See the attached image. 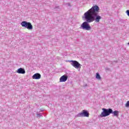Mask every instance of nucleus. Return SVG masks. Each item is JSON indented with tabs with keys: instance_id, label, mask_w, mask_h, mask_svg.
I'll list each match as a JSON object with an SVG mask.
<instances>
[{
	"instance_id": "0eeeda50",
	"label": "nucleus",
	"mask_w": 129,
	"mask_h": 129,
	"mask_svg": "<svg viewBox=\"0 0 129 129\" xmlns=\"http://www.w3.org/2000/svg\"><path fill=\"white\" fill-rule=\"evenodd\" d=\"M16 72L19 74H25V73H26V71H25V69L23 68H20L17 70Z\"/></svg>"
},
{
	"instance_id": "9b49d317",
	"label": "nucleus",
	"mask_w": 129,
	"mask_h": 129,
	"mask_svg": "<svg viewBox=\"0 0 129 129\" xmlns=\"http://www.w3.org/2000/svg\"><path fill=\"white\" fill-rule=\"evenodd\" d=\"M125 107H129V101H127L126 103L125 104Z\"/></svg>"
},
{
	"instance_id": "f03ea898",
	"label": "nucleus",
	"mask_w": 129,
	"mask_h": 129,
	"mask_svg": "<svg viewBox=\"0 0 129 129\" xmlns=\"http://www.w3.org/2000/svg\"><path fill=\"white\" fill-rule=\"evenodd\" d=\"M102 112L100 114V116L101 117H105V116H108L109 114L112 113V109L109 108V109H102Z\"/></svg>"
},
{
	"instance_id": "7ed1b4c3",
	"label": "nucleus",
	"mask_w": 129,
	"mask_h": 129,
	"mask_svg": "<svg viewBox=\"0 0 129 129\" xmlns=\"http://www.w3.org/2000/svg\"><path fill=\"white\" fill-rule=\"evenodd\" d=\"M21 25L22 27H24V28H26L28 30H33V25L30 22H28L27 21H23L21 23Z\"/></svg>"
},
{
	"instance_id": "20e7f679",
	"label": "nucleus",
	"mask_w": 129,
	"mask_h": 129,
	"mask_svg": "<svg viewBox=\"0 0 129 129\" xmlns=\"http://www.w3.org/2000/svg\"><path fill=\"white\" fill-rule=\"evenodd\" d=\"M71 63V65L74 67L76 69H80L81 68V64L76 60H68Z\"/></svg>"
},
{
	"instance_id": "39448f33",
	"label": "nucleus",
	"mask_w": 129,
	"mask_h": 129,
	"mask_svg": "<svg viewBox=\"0 0 129 129\" xmlns=\"http://www.w3.org/2000/svg\"><path fill=\"white\" fill-rule=\"evenodd\" d=\"M78 117H89V113L88 111L86 110H83L82 112L79 113L77 115Z\"/></svg>"
},
{
	"instance_id": "9d476101",
	"label": "nucleus",
	"mask_w": 129,
	"mask_h": 129,
	"mask_svg": "<svg viewBox=\"0 0 129 129\" xmlns=\"http://www.w3.org/2000/svg\"><path fill=\"white\" fill-rule=\"evenodd\" d=\"M96 78L97 79H99V80L101 79V77H100V75H99V73H96Z\"/></svg>"
},
{
	"instance_id": "1a4fd4ad",
	"label": "nucleus",
	"mask_w": 129,
	"mask_h": 129,
	"mask_svg": "<svg viewBox=\"0 0 129 129\" xmlns=\"http://www.w3.org/2000/svg\"><path fill=\"white\" fill-rule=\"evenodd\" d=\"M113 114L114 116H116L117 117H118V114L119 113V112L117 110L113 111L112 110V113H111Z\"/></svg>"
},
{
	"instance_id": "ddd939ff",
	"label": "nucleus",
	"mask_w": 129,
	"mask_h": 129,
	"mask_svg": "<svg viewBox=\"0 0 129 129\" xmlns=\"http://www.w3.org/2000/svg\"><path fill=\"white\" fill-rule=\"evenodd\" d=\"M68 5L69 6H70V3H68Z\"/></svg>"
},
{
	"instance_id": "f8f14e48",
	"label": "nucleus",
	"mask_w": 129,
	"mask_h": 129,
	"mask_svg": "<svg viewBox=\"0 0 129 129\" xmlns=\"http://www.w3.org/2000/svg\"><path fill=\"white\" fill-rule=\"evenodd\" d=\"M37 117H41V116H43L42 115V114H41V113H37Z\"/></svg>"
},
{
	"instance_id": "f257e3e1",
	"label": "nucleus",
	"mask_w": 129,
	"mask_h": 129,
	"mask_svg": "<svg viewBox=\"0 0 129 129\" xmlns=\"http://www.w3.org/2000/svg\"><path fill=\"white\" fill-rule=\"evenodd\" d=\"M99 7L97 5L93 6L90 9L84 13V17L85 21L84 22L80 27V29L86 30V31H90L91 26L89 25V23H92L95 21L96 23H99V21L101 20V16L98 15Z\"/></svg>"
},
{
	"instance_id": "4468645a",
	"label": "nucleus",
	"mask_w": 129,
	"mask_h": 129,
	"mask_svg": "<svg viewBox=\"0 0 129 129\" xmlns=\"http://www.w3.org/2000/svg\"><path fill=\"white\" fill-rule=\"evenodd\" d=\"M40 111L43 112V111H44V110H41Z\"/></svg>"
},
{
	"instance_id": "423d86ee",
	"label": "nucleus",
	"mask_w": 129,
	"mask_h": 129,
	"mask_svg": "<svg viewBox=\"0 0 129 129\" xmlns=\"http://www.w3.org/2000/svg\"><path fill=\"white\" fill-rule=\"evenodd\" d=\"M67 79H68V76L66 75H63L60 78L59 82H66Z\"/></svg>"
},
{
	"instance_id": "6e6552de",
	"label": "nucleus",
	"mask_w": 129,
	"mask_h": 129,
	"mask_svg": "<svg viewBox=\"0 0 129 129\" xmlns=\"http://www.w3.org/2000/svg\"><path fill=\"white\" fill-rule=\"evenodd\" d=\"M33 79H40L41 78V74L39 73H36L32 76Z\"/></svg>"
}]
</instances>
